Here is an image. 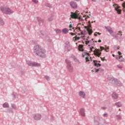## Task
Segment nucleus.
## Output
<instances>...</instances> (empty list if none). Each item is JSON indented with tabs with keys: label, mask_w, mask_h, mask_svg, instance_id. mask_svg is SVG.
<instances>
[{
	"label": "nucleus",
	"mask_w": 125,
	"mask_h": 125,
	"mask_svg": "<svg viewBox=\"0 0 125 125\" xmlns=\"http://www.w3.org/2000/svg\"><path fill=\"white\" fill-rule=\"evenodd\" d=\"M78 50L79 51H83V45L80 44L78 46Z\"/></svg>",
	"instance_id": "19"
},
{
	"label": "nucleus",
	"mask_w": 125,
	"mask_h": 125,
	"mask_svg": "<svg viewBox=\"0 0 125 125\" xmlns=\"http://www.w3.org/2000/svg\"><path fill=\"white\" fill-rule=\"evenodd\" d=\"M112 56H113V57H115V55H114V54H112Z\"/></svg>",
	"instance_id": "64"
},
{
	"label": "nucleus",
	"mask_w": 125,
	"mask_h": 125,
	"mask_svg": "<svg viewBox=\"0 0 125 125\" xmlns=\"http://www.w3.org/2000/svg\"><path fill=\"white\" fill-rule=\"evenodd\" d=\"M84 28L85 29H86V31H87V29H88V28H87V26H84Z\"/></svg>",
	"instance_id": "52"
},
{
	"label": "nucleus",
	"mask_w": 125,
	"mask_h": 125,
	"mask_svg": "<svg viewBox=\"0 0 125 125\" xmlns=\"http://www.w3.org/2000/svg\"><path fill=\"white\" fill-rule=\"evenodd\" d=\"M118 68H119V69H122V68H123V66H122V65H117Z\"/></svg>",
	"instance_id": "45"
},
{
	"label": "nucleus",
	"mask_w": 125,
	"mask_h": 125,
	"mask_svg": "<svg viewBox=\"0 0 125 125\" xmlns=\"http://www.w3.org/2000/svg\"><path fill=\"white\" fill-rule=\"evenodd\" d=\"M79 95L80 96H81V97H83V98H84L85 97V93H84L83 91H80L79 92Z\"/></svg>",
	"instance_id": "16"
},
{
	"label": "nucleus",
	"mask_w": 125,
	"mask_h": 125,
	"mask_svg": "<svg viewBox=\"0 0 125 125\" xmlns=\"http://www.w3.org/2000/svg\"><path fill=\"white\" fill-rule=\"evenodd\" d=\"M71 58H73V59L74 60V61H75V62H77V61H78L77 58H76V56H75V55H72L71 56Z\"/></svg>",
	"instance_id": "31"
},
{
	"label": "nucleus",
	"mask_w": 125,
	"mask_h": 125,
	"mask_svg": "<svg viewBox=\"0 0 125 125\" xmlns=\"http://www.w3.org/2000/svg\"><path fill=\"white\" fill-rule=\"evenodd\" d=\"M102 108V109H103V110H106V109L107 108L106 107H101Z\"/></svg>",
	"instance_id": "48"
},
{
	"label": "nucleus",
	"mask_w": 125,
	"mask_h": 125,
	"mask_svg": "<svg viewBox=\"0 0 125 125\" xmlns=\"http://www.w3.org/2000/svg\"><path fill=\"white\" fill-rule=\"evenodd\" d=\"M11 107L12 108H13V109H14L15 110H16L17 109V106H16V105L14 104H11Z\"/></svg>",
	"instance_id": "30"
},
{
	"label": "nucleus",
	"mask_w": 125,
	"mask_h": 125,
	"mask_svg": "<svg viewBox=\"0 0 125 125\" xmlns=\"http://www.w3.org/2000/svg\"><path fill=\"white\" fill-rule=\"evenodd\" d=\"M107 80L109 81L110 83H112L113 84H116V85H118V86H122V85H123L121 82L118 81V79L114 78L112 76H108Z\"/></svg>",
	"instance_id": "2"
},
{
	"label": "nucleus",
	"mask_w": 125,
	"mask_h": 125,
	"mask_svg": "<svg viewBox=\"0 0 125 125\" xmlns=\"http://www.w3.org/2000/svg\"><path fill=\"white\" fill-rule=\"evenodd\" d=\"M65 51H67V52H69V51L72 49V47L69 44H66V45L65 46Z\"/></svg>",
	"instance_id": "13"
},
{
	"label": "nucleus",
	"mask_w": 125,
	"mask_h": 125,
	"mask_svg": "<svg viewBox=\"0 0 125 125\" xmlns=\"http://www.w3.org/2000/svg\"><path fill=\"white\" fill-rule=\"evenodd\" d=\"M44 78L47 81H49L50 80V77L48 76H45Z\"/></svg>",
	"instance_id": "36"
},
{
	"label": "nucleus",
	"mask_w": 125,
	"mask_h": 125,
	"mask_svg": "<svg viewBox=\"0 0 125 125\" xmlns=\"http://www.w3.org/2000/svg\"><path fill=\"white\" fill-rule=\"evenodd\" d=\"M115 105L119 107H122V104L120 102L116 103Z\"/></svg>",
	"instance_id": "28"
},
{
	"label": "nucleus",
	"mask_w": 125,
	"mask_h": 125,
	"mask_svg": "<svg viewBox=\"0 0 125 125\" xmlns=\"http://www.w3.org/2000/svg\"><path fill=\"white\" fill-rule=\"evenodd\" d=\"M69 28H72L73 27V25L72 24H70L69 26Z\"/></svg>",
	"instance_id": "53"
},
{
	"label": "nucleus",
	"mask_w": 125,
	"mask_h": 125,
	"mask_svg": "<svg viewBox=\"0 0 125 125\" xmlns=\"http://www.w3.org/2000/svg\"><path fill=\"white\" fill-rule=\"evenodd\" d=\"M37 20L39 22L41 23H43V20L41 18H37Z\"/></svg>",
	"instance_id": "27"
},
{
	"label": "nucleus",
	"mask_w": 125,
	"mask_h": 125,
	"mask_svg": "<svg viewBox=\"0 0 125 125\" xmlns=\"http://www.w3.org/2000/svg\"><path fill=\"white\" fill-rule=\"evenodd\" d=\"M70 16L73 19H79V20L83 21V19H82L81 17H79L80 16V13L78 14L77 12H76L75 13L71 12Z\"/></svg>",
	"instance_id": "5"
},
{
	"label": "nucleus",
	"mask_w": 125,
	"mask_h": 125,
	"mask_svg": "<svg viewBox=\"0 0 125 125\" xmlns=\"http://www.w3.org/2000/svg\"><path fill=\"white\" fill-rule=\"evenodd\" d=\"M33 52L35 55L40 56V57H42V58H44L46 56L45 52H46V51L42 48V47L40 45H36L34 46Z\"/></svg>",
	"instance_id": "1"
},
{
	"label": "nucleus",
	"mask_w": 125,
	"mask_h": 125,
	"mask_svg": "<svg viewBox=\"0 0 125 125\" xmlns=\"http://www.w3.org/2000/svg\"><path fill=\"white\" fill-rule=\"evenodd\" d=\"M0 10L3 13L5 14H11L13 13V11L7 7H1Z\"/></svg>",
	"instance_id": "4"
},
{
	"label": "nucleus",
	"mask_w": 125,
	"mask_h": 125,
	"mask_svg": "<svg viewBox=\"0 0 125 125\" xmlns=\"http://www.w3.org/2000/svg\"><path fill=\"white\" fill-rule=\"evenodd\" d=\"M122 6H123V7L124 8V9L123 10V11L125 12V2H124L122 4Z\"/></svg>",
	"instance_id": "39"
},
{
	"label": "nucleus",
	"mask_w": 125,
	"mask_h": 125,
	"mask_svg": "<svg viewBox=\"0 0 125 125\" xmlns=\"http://www.w3.org/2000/svg\"><path fill=\"white\" fill-rule=\"evenodd\" d=\"M119 38H121V37H122V36H123V34H119L118 33L117 35H114V34H112V36L114 37L115 38V39H117L119 38Z\"/></svg>",
	"instance_id": "20"
},
{
	"label": "nucleus",
	"mask_w": 125,
	"mask_h": 125,
	"mask_svg": "<svg viewBox=\"0 0 125 125\" xmlns=\"http://www.w3.org/2000/svg\"><path fill=\"white\" fill-rule=\"evenodd\" d=\"M76 29H78L79 30L80 32H82V30H81V27H77Z\"/></svg>",
	"instance_id": "49"
},
{
	"label": "nucleus",
	"mask_w": 125,
	"mask_h": 125,
	"mask_svg": "<svg viewBox=\"0 0 125 125\" xmlns=\"http://www.w3.org/2000/svg\"><path fill=\"white\" fill-rule=\"evenodd\" d=\"M4 25V21L0 18V26H3Z\"/></svg>",
	"instance_id": "26"
},
{
	"label": "nucleus",
	"mask_w": 125,
	"mask_h": 125,
	"mask_svg": "<svg viewBox=\"0 0 125 125\" xmlns=\"http://www.w3.org/2000/svg\"><path fill=\"white\" fill-rule=\"evenodd\" d=\"M28 66H32V67H41V63L37 62H27Z\"/></svg>",
	"instance_id": "7"
},
{
	"label": "nucleus",
	"mask_w": 125,
	"mask_h": 125,
	"mask_svg": "<svg viewBox=\"0 0 125 125\" xmlns=\"http://www.w3.org/2000/svg\"><path fill=\"white\" fill-rule=\"evenodd\" d=\"M104 118H108V113H104L103 114Z\"/></svg>",
	"instance_id": "40"
},
{
	"label": "nucleus",
	"mask_w": 125,
	"mask_h": 125,
	"mask_svg": "<svg viewBox=\"0 0 125 125\" xmlns=\"http://www.w3.org/2000/svg\"><path fill=\"white\" fill-rule=\"evenodd\" d=\"M86 62H89V59H88V57H86L85 58Z\"/></svg>",
	"instance_id": "43"
},
{
	"label": "nucleus",
	"mask_w": 125,
	"mask_h": 125,
	"mask_svg": "<svg viewBox=\"0 0 125 125\" xmlns=\"http://www.w3.org/2000/svg\"><path fill=\"white\" fill-rule=\"evenodd\" d=\"M118 53L119 54L118 56H120V55H121V54H122V53H121L120 51H118Z\"/></svg>",
	"instance_id": "50"
},
{
	"label": "nucleus",
	"mask_w": 125,
	"mask_h": 125,
	"mask_svg": "<svg viewBox=\"0 0 125 125\" xmlns=\"http://www.w3.org/2000/svg\"><path fill=\"white\" fill-rule=\"evenodd\" d=\"M53 20V16H51L48 19V21H50Z\"/></svg>",
	"instance_id": "35"
},
{
	"label": "nucleus",
	"mask_w": 125,
	"mask_h": 125,
	"mask_svg": "<svg viewBox=\"0 0 125 125\" xmlns=\"http://www.w3.org/2000/svg\"><path fill=\"white\" fill-rule=\"evenodd\" d=\"M55 31L58 34H60V33H61V30L60 29H56Z\"/></svg>",
	"instance_id": "38"
},
{
	"label": "nucleus",
	"mask_w": 125,
	"mask_h": 125,
	"mask_svg": "<svg viewBox=\"0 0 125 125\" xmlns=\"http://www.w3.org/2000/svg\"><path fill=\"white\" fill-rule=\"evenodd\" d=\"M92 48H94V47H91V48H90V51H92Z\"/></svg>",
	"instance_id": "54"
},
{
	"label": "nucleus",
	"mask_w": 125,
	"mask_h": 125,
	"mask_svg": "<svg viewBox=\"0 0 125 125\" xmlns=\"http://www.w3.org/2000/svg\"><path fill=\"white\" fill-rule=\"evenodd\" d=\"M69 34L71 36H75V35H76V33H72V32H70Z\"/></svg>",
	"instance_id": "46"
},
{
	"label": "nucleus",
	"mask_w": 125,
	"mask_h": 125,
	"mask_svg": "<svg viewBox=\"0 0 125 125\" xmlns=\"http://www.w3.org/2000/svg\"><path fill=\"white\" fill-rule=\"evenodd\" d=\"M70 5L73 9H76L78 8V4L74 1H72L70 2Z\"/></svg>",
	"instance_id": "9"
},
{
	"label": "nucleus",
	"mask_w": 125,
	"mask_h": 125,
	"mask_svg": "<svg viewBox=\"0 0 125 125\" xmlns=\"http://www.w3.org/2000/svg\"><path fill=\"white\" fill-rule=\"evenodd\" d=\"M95 72L96 73L100 72V73H103V72H104V69L102 68H100L98 69H95Z\"/></svg>",
	"instance_id": "22"
},
{
	"label": "nucleus",
	"mask_w": 125,
	"mask_h": 125,
	"mask_svg": "<svg viewBox=\"0 0 125 125\" xmlns=\"http://www.w3.org/2000/svg\"><path fill=\"white\" fill-rule=\"evenodd\" d=\"M106 49H109V47H107L106 45H105Z\"/></svg>",
	"instance_id": "55"
},
{
	"label": "nucleus",
	"mask_w": 125,
	"mask_h": 125,
	"mask_svg": "<svg viewBox=\"0 0 125 125\" xmlns=\"http://www.w3.org/2000/svg\"><path fill=\"white\" fill-rule=\"evenodd\" d=\"M105 28L106 31L107 32H108V33H109V34H110V35H111V36H112V35H113L112 34H113V30H112V29L109 28V27H107L106 26H105Z\"/></svg>",
	"instance_id": "18"
},
{
	"label": "nucleus",
	"mask_w": 125,
	"mask_h": 125,
	"mask_svg": "<svg viewBox=\"0 0 125 125\" xmlns=\"http://www.w3.org/2000/svg\"><path fill=\"white\" fill-rule=\"evenodd\" d=\"M62 33H64V34H68L69 33V30L67 28H64L62 30Z\"/></svg>",
	"instance_id": "24"
},
{
	"label": "nucleus",
	"mask_w": 125,
	"mask_h": 125,
	"mask_svg": "<svg viewBox=\"0 0 125 125\" xmlns=\"http://www.w3.org/2000/svg\"><path fill=\"white\" fill-rule=\"evenodd\" d=\"M32 1L36 4L39 3V0H32Z\"/></svg>",
	"instance_id": "37"
},
{
	"label": "nucleus",
	"mask_w": 125,
	"mask_h": 125,
	"mask_svg": "<svg viewBox=\"0 0 125 125\" xmlns=\"http://www.w3.org/2000/svg\"><path fill=\"white\" fill-rule=\"evenodd\" d=\"M88 43H89L91 45H92V44H94V41H92L91 40L88 41Z\"/></svg>",
	"instance_id": "33"
},
{
	"label": "nucleus",
	"mask_w": 125,
	"mask_h": 125,
	"mask_svg": "<svg viewBox=\"0 0 125 125\" xmlns=\"http://www.w3.org/2000/svg\"><path fill=\"white\" fill-rule=\"evenodd\" d=\"M94 121L95 125H97V124L99 123L100 121V118L97 116H95L94 117Z\"/></svg>",
	"instance_id": "11"
},
{
	"label": "nucleus",
	"mask_w": 125,
	"mask_h": 125,
	"mask_svg": "<svg viewBox=\"0 0 125 125\" xmlns=\"http://www.w3.org/2000/svg\"><path fill=\"white\" fill-rule=\"evenodd\" d=\"M88 27H89V28H92L91 26V24H89Z\"/></svg>",
	"instance_id": "56"
},
{
	"label": "nucleus",
	"mask_w": 125,
	"mask_h": 125,
	"mask_svg": "<svg viewBox=\"0 0 125 125\" xmlns=\"http://www.w3.org/2000/svg\"><path fill=\"white\" fill-rule=\"evenodd\" d=\"M100 47L101 50H100L99 49H95L94 51V55H95V56H97L98 57H100V56H101V54L102 53H101V51H102V50H105V51H106V49H105L104 47L100 46Z\"/></svg>",
	"instance_id": "3"
},
{
	"label": "nucleus",
	"mask_w": 125,
	"mask_h": 125,
	"mask_svg": "<svg viewBox=\"0 0 125 125\" xmlns=\"http://www.w3.org/2000/svg\"><path fill=\"white\" fill-rule=\"evenodd\" d=\"M88 43H88V39H86V41L85 42V44L87 45L88 44Z\"/></svg>",
	"instance_id": "44"
},
{
	"label": "nucleus",
	"mask_w": 125,
	"mask_h": 125,
	"mask_svg": "<svg viewBox=\"0 0 125 125\" xmlns=\"http://www.w3.org/2000/svg\"><path fill=\"white\" fill-rule=\"evenodd\" d=\"M101 60H102V61H105V58L104 57V59L102 58V57H101Z\"/></svg>",
	"instance_id": "51"
},
{
	"label": "nucleus",
	"mask_w": 125,
	"mask_h": 125,
	"mask_svg": "<svg viewBox=\"0 0 125 125\" xmlns=\"http://www.w3.org/2000/svg\"><path fill=\"white\" fill-rule=\"evenodd\" d=\"M117 120H122V116L121 115H116Z\"/></svg>",
	"instance_id": "34"
},
{
	"label": "nucleus",
	"mask_w": 125,
	"mask_h": 125,
	"mask_svg": "<svg viewBox=\"0 0 125 125\" xmlns=\"http://www.w3.org/2000/svg\"><path fill=\"white\" fill-rule=\"evenodd\" d=\"M113 49H114V50H118V49H120V46L114 45L113 46Z\"/></svg>",
	"instance_id": "29"
},
{
	"label": "nucleus",
	"mask_w": 125,
	"mask_h": 125,
	"mask_svg": "<svg viewBox=\"0 0 125 125\" xmlns=\"http://www.w3.org/2000/svg\"><path fill=\"white\" fill-rule=\"evenodd\" d=\"M113 6L115 7V10L117 12L118 14H121L122 13V10L120 9L121 8V7L119 6L117 4H114L113 5Z\"/></svg>",
	"instance_id": "8"
},
{
	"label": "nucleus",
	"mask_w": 125,
	"mask_h": 125,
	"mask_svg": "<svg viewBox=\"0 0 125 125\" xmlns=\"http://www.w3.org/2000/svg\"><path fill=\"white\" fill-rule=\"evenodd\" d=\"M97 125H106V122L105 120L102 119V120L100 121V123Z\"/></svg>",
	"instance_id": "17"
},
{
	"label": "nucleus",
	"mask_w": 125,
	"mask_h": 125,
	"mask_svg": "<svg viewBox=\"0 0 125 125\" xmlns=\"http://www.w3.org/2000/svg\"><path fill=\"white\" fill-rule=\"evenodd\" d=\"M46 6H47L48 7H51V4H50L49 3H46Z\"/></svg>",
	"instance_id": "41"
},
{
	"label": "nucleus",
	"mask_w": 125,
	"mask_h": 125,
	"mask_svg": "<svg viewBox=\"0 0 125 125\" xmlns=\"http://www.w3.org/2000/svg\"><path fill=\"white\" fill-rule=\"evenodd\" d=\"M88 24H91V23H90V21H88Z\"/></svg>",
	"instance_id": "62"
},
{
	"label": "nucleus",
	"mask_w": 125,
	"mask_h": 125,
	"mask_svg": "<svg viewBox=\"0 0 125 125\" xmlns=\"http://www.w3.org/2000/svg\"><path fill=\"white\" fill-rule=\"evenodd\" d=\"M3 108H8L9 107V104H8V103H5L3 104Z\"/></svg>",
	"instance_id": "25"
},
{
	"label": "nucleus",
	"mask_w": 125,
	"mask_h": 125,
	"mask_svg": "<svg viewBox=\"0 0 125 125\" xmlns=\"http://www.w3.org/2000/svg\"><path fill=\"white\" fill-rule=\"evenodd\" d=\"M81 32L80 35H84V33L83 31L81 30Z\"/></svg>",
	"instance_id": "47"
},
{
	"label": "nucleus",
	"mask_w": 125,
	"mask_h": 125,
	"mask_svg": "<svg viewBox=\"0 0 125 125\" xmlns=\"http://www.w3.org/2000/svg\"><path fill=\"white\" fill-rule=\"evenodd\" d=\"M85 110L83 108L80 109V114L83 117H85Z\"/></svg>",
	"instance_id": "14"
},
{
	"label": "nucleus",
	"mask_w": 125,
	"mask_h": 125,
	"mask_svg": "<svg viewBox=\"0 0 125 125\" xmlns=\"http://www.w3.org/2000/svg\"><path fill=\"white\" fill-rule=\"evenodd\" d=\"M73 39H75V41H79L80 39H81V37H78V36H75Z\"/></svg>",
	"instance_id": "32"
},
{
	"label": "nucleus",
	"mask_w": 125,
	"mask_h": 125,
	"mask_svg": "<svg viewBox=\"0 0 125 125\" xmlns=\"http://www.w3.org/2000/svg\"><path fill=\"white\" fill-rule=\"evenodd\" d=\"M118 33H120L121 34V33H122V31H120L118 32Z\"/></svg>",
	"instance_id": "63"
},
{
	"label": "nucleus",
	"mask_w": 125,
	"mask_h": 125,
	"mask_svg": "<svg viewBox=\"0 0 125 125\" xmlns=\"http://www.w3.org/2000/svg\"><path fill=\"white\" fill-rule=\"evenodd\" d=\"M82 32H84V34L86 31H85V29H84Z\"/></svg>",
	"instance_id": "58"
},
{
	"label": "nucleus",
	"mask_w": 125,
	"mask_h": 125,
	"mask_svg": "<svg viewBox=\"0 0 125 125\" xmlns=\"http://www.w3.org/2000/svg\"><path fill=\"white\" fill-rule=\"evenodd\" d=\"M87 31L89 36H91V35L92 34V33H93V31H92V29L90 28H87Z\"/></svg>",
	"instance_id": "23"
},
{
	"label": "nucleus",
	"mask_w": 125,
	"mask_h": 125,
	"mask_svg": "<svg viewBox=\"0 0 125 125\" xmlns=\"http://www.w3.org/2000/svg\"><path fill=\"white\" fill-rule=\"evenodd\" d=\"M90 61H92V58L90 57Z\"/></svg>",
	"instance_id": "60"
},
{
	"label": "nucleus",
	"mask_w": 125,
	"mask_h": 125,
	"mask_svg": "<svg viewBox=\"0 0 125 125\" xmlns=\"http://www.w3.org/2000/svg\"><path fill=\"white\" fill-rule=\"evenodd\" d=\"M96 33L98 34V35H101V33H99V32H96Z\"/></svg>",
	"instance_id": "57"
},
{
	"label": "nucleus",
	"mask_w": 125,
	"mask_h": 125,
	"mask_svg": "<svg viewBox=\"0 0 125 125\" xmlns=\"http://www.w3.org/2000/svg\"><path fill=\"white\" fill-rule=\"evenodd\" d=\"M98 42H101V40H99Z\"/></svg>",
	"instance_id": "59"
},
{
	"label": "nucleus",
	"mask_w": 125,
	"mask_h": 125,
	"mask_svg": "<svg viewBox=\"0 0 125 125\" xmlns=\"http://www.w3.org/2000/svg\"><path fill=\"white\" fill-rule=\"evenodd\" d=\"M116 59L119 61V62H123L124 61V58H123V56H117L116 57Z\"/></svg>",
	"instance_id": "15"
},
{
	"label": "nucleus",
	"mask_w": 125,
	"mask_h": 125,
	"mask_svg": "<svg viewBox=\"0 0 125 125\" xmlns=\"http://www.w3.org/2000/svg\"><path fill=\"white\" fill-rule=\"evenodd\" d=\"M94 36L95 37H97V34H96V33L94 34Z\"/></svg>",
	"instance_id": "61"
},
{
	"label": "nucleus",
	"mask_w": 125,
	"mask_h": 125,
	"mask_svg": "<svg viewBox=\"0 0 125 125\" xmlns=\"http://www.w3.org/2000/svg\"><path fill=\"white\" fill-rule=\"evenodd\" d=\"M65 62L67 64V68L69 72L70 73H72L73 71V66H72V64H71V61H70L66 59L65 60Z\"/></svg>",
	"instance_id": "6"
},
{
	"label": "nucleus",
	"mask_w": 125,
	"mask_h": 125,
	"mask_svg": "<svg viewBox=\"0 0 125 125\" xmlns=\"http://www.w3.org/2000/svg\"><path fill=\"white\" fill-rule=\"evenodd\" d=\"M92 64L94 66H95V67H100L101 66V64L98 63V61L96 60H93Z\"/></svg>",
	"instance_id": "12"
},
{
	"label": "nucleus",
	"mask_w": 125,
	"mask_h": 125,
	"mask_svg": "<svg viewBox=\"0 0 125 125\" xmlns=\"http://www.w3.org/2000/svg\"><path fill=\"white\" fill-rule=\"evenodd\" d=\"M112 98H113L114 99H117L118 98V94L116 92H113L112 94Z\"/></svg>",
	"instance_id": "21"
},
{
	"label": "nucleus",
	"mask_w": 125,
	"mask_h": 125,
	"mask_svg": "<svg viewBox=\"0 0 125 125\" xmlns=\"http://www.w3.org/2000/svg\"><path fill=\"white\" fill-rule=\"evenodd\" d=\"M84 55H87L88 56H89V55H90V54L85 52H84Z\"/></svg>",
	"instance_id": "42"
},
{
	"label": "nucleus",
	"mask_w": 125,
	"mask_h": 125,
	"mask_svg": "<svg viewBox=\"0 0 125 125\" xmlns=\"http://www.w3.org/2000/svg\"><path fill=\"white\" fill-rule=\"evenodd\" d=\"M33 117L34 120H35L36 121H39V120H41L42 118V115H41V114L39 113H37L35 114Z\"/></svg>",
	"instance_id": "10"
}]
</instances>
